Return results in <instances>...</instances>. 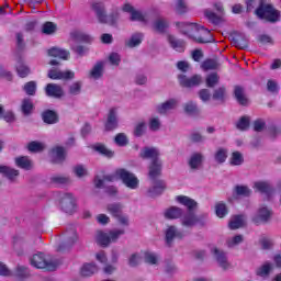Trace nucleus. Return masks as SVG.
<instances>
[{"instance_id":"2","label":"nucleus","mask_w":281,"mask_h":281,"mask_svg":"<svg viewBox=\"0 0 281 281\" xmlns=\"http://www.w3.org/2000/svg\"><path fill=\"white\" fill-rule=\"evenodd\" d=\"M176 26L180 30L181 34L189 36V38H193L196 43L205 44L214 42L212 33L204 26L188 22H177Z\"/></svg>"},{"instance_id":"53","label":"nucleus","mask_w":281,"mask_h":281,"mask_svg":"<svg viewBox=\"0 0 281 281\" xmlns=\"http://www.w3.org/2000/svg\"><path fill=\"white\" fill-rule=\"evenodd\" d=\"M33 109H34V104L32 103V100L24 99L22 101L21 111L23 115H31Z\"/></svg>"},{"instance_id":"4","label":"nucleus","mask_w":281,"mask_h":281,"mask_svg":"<svg viewBox=\"0 0 281 281\" xmlns=\"http://www.w3.org/2000/svg\"><path fill=\"white\" fill-rule=\"evenodd\" d=\"M255 14L269 23H278L280 21V12L273 5L265 3V0L259 1V7L256 9Z\"/></svg>"},{"instance_id":"44","label":"nucleus","mask_w":281,"mask_h":281,"mask_svg":"<svg viewBox=\"0 0 281 281\" xmlns=\"http://www.w3.org/2000/svg\"><path fill=\"white\" fill-rule=\"evenodd\" d=\"M16 71L20 78H27L30 76V67L21 58L18 59Z\"/></svg>"},{"instance_id":"18","label":"nucleus","mask_w":281,"mask_h":281,"mask_svg":"<svg viewBox=\"0 0 281 281\" xmlns=\"http://www.w3.org/2000/svg\"><path fill=\"white\" fill-rule=\"evenodd\" d=\"M122 10L123 12H127L128 14H131V21H138L140 23H144L146 21V16L142 14V11L135 10V7L131 3H125Z\"/></svg>"},{"instance_id":"9","label":"nucleus","mask_w":281,"mask_h":281,"mask_svg":"<svg viewBox=\"0 0 281 281\" xmlns=\"http://www.w3.org/2000/svg\"><path fill=\"white\" fill-rule=\"evenodd\" d=\"M184 236L186 234L183 233V231L177 228V226H169L165 231V243L167 247H172L176 238L181 240V238H183Z\"/></svg>"},{"instance_id":"60","label":"nucleus","mask_w":281,"mask_h":281,"mask_svg":"<svg viewBox=\"0 0 281 281\" xmlns=\"http://www.w3.org/2000/svg\"><path fill=\"white\" fill-rule=\"evenodd\" d=\"M144 258H145V262H147V265H157L159 257L157 256V254L151 252V251H146L144 254Z\"/></svg>"},{"instance_id":"25","label":"nucleus","mask_w":281,"mask_h":281,"mask_svg":"<svg viewBox=\"0 0 281 281\" xmlns=\"http://www.w3.org/2000/svg\"><path fill=\"white\" fill-rule=\"evenodd\" d=\"M156 109L160 115H166V113H168V111H172V110L177 109V100L170 99V100L166 101L165 103L157 105Z\"/></svg>"},{"instance_id":"52","label":"nucleus","mask_w":281,"mask_h":281,"mask_svg":"<svg viewBox=\"0 0 281 281\" xmlns=\"http://www.w3.org/2000/svg\"><path fill=\"white\" fill-rule=\"evenodd\" d=\"M50 182L55 183L56 186H67L71 182V179L67 176H53L50 178Z\"/></svg>"},{"instance_id":"20","label":"nucleus","mask_w":281,"mask_h":281,"mask_svg":"<svg viewBox=\"0 0 281 281\" xmlns=\"http://www.w3.org/2000/svg\"><path fill=\"white\" fill-rule=\"evenodd\" d=\"M117 179H120V177H117V170H115L114 173L103 176V178H100V176H97L94 178V188L102 190L106 181H109L110 183H113V181H117Z\"/></svg>"},{"instance_id":"12","label":"nucleus","mask_w":281,"mask_h":281,"mask_svg":"<svg viewBox=\"0 0 281 281\" xmlns=\"http://www.w3.org/2000/svg\"><path fill=\"white\" fill-rule=\"evenodd\" d=\"M178 80L181 87L191 89L192 87H199V85L203 82V77L201 75H193L192 77L188 78L186 75H179Z\"/></svg>"},{"instance_id":"40","label":"nucleus","mask_w":281,"mask_h":281,"mask_svg":"<svg viewBox=\"0 0 281 281\" xmlns=\"http://www.w3.org/2000/svg\"><path fill=\"white\" fill-rule=\"evenodd\" d=\"M124 206L122 203H112L108 204L106 210L108 212L114 217L117 218L119 216H122V210Z\"/></svg>"},{"instance_id":"5","label":"nucleus","mask_w":281,"mask_h":281,"mask_svg":"<svg viewBox=\"0 0 281 281\" xmlns=\"http://www.w3.org/2000/svg\"><path fill=\"white\" fill-rule=\"evenodd\" d=\"M30 261L35 269H46V271H56L60 265V260L58 259L47 260L43 252L33 255Z\"/></svg>"},{"instance_id":"28","label":"nucleus","mask_w":281,"mask_h":281,"mask_svg":"<svg viewBox=\"0 0 281 281\" xmlns=\"http://www.w3.org/2000/svg\"><path fill=\"white\" fill-rule=\"evenodd\" d=\"M234 95L238 104H240L241 106H247V104H249V100L247 99V97H245V89L243 87L235 86Z\"/></svg>"},{"instance_id":"56","label":"nucleus","mask_w":281,"mask_h":281,"mask_svg":"<svg viewBox=\"0 0 281 281\" xmlns=\"http://www.w3.org/2000/svg\"><path fill=\"white\" fill-rule=\"evenodd\" d=\"M36 81H29L24 85L23 91L26 95H36Z\"/></svg>"},{"instance_id":"17","label":"nucleus","mask_w":281,"mask_h":281,"mask_svg":"<svg viewBox=\"0 0 281 281\" xmlns=\"http://www.w3.org/2000/svg\"><path fill=\"white\" fill-rule=\"evenodd\" d=\"M0 175H2V177H5V179H8L10 183H15L21 172L12 167L0 165Z\"/></svg>"},{"instance_id":"43","label":"nucleus","mask_w":281,"mask_h":281,"mask_svg":"<svg viewBox=\"0 0 281 281\" xmlns=\"http://www.w3.org/2000/svg\"><path fill=\"white\" fill-rule=\"evenodd\" d=\"M228 153L227 148L220 147L214 154L216 164H225V161H227Z\"/></svg>"},{"instance_id":"15","label":"nucleus","mask_w":281,"mask_h":281,"mask_svg":"<svg viewBox=\"0 0 281 281\" xmlns=\"http://www.w3.org/2000/svg\"><path fill=\"white\" fill-rule=\"evenodd\" d=\"M47 77L50 80H74L76 78V72L71 70L61 71L58 69L48 70Z\"/></svg>"},{"instance_id":"58","label":"nucleus","mask_w":281,"mask_h":281,"mask_svg":"<svg viewBox=\"0 0 281 281\" xmlns=\"http://www.w3.org/2000/svg\"><path fill=\"white\" fill-rule=\"evenodd\" d=\"M245 240V238L243 237V235H236L232 238H228L226 241L227 247H229L231 249L240 245V243H243Z\"/></svg>"},{"instance_id":"54","label":"nucleus","mask_w":281,"mask_h":281,"mask_svg":"<svg viewBox=\"0 0 281 281\" xmlns=\"http://www.w3.org/2000/svg\"><path fill=\"white\" fill-rule=\"evenodd\" d=\"M58 27L53 22H45L42 26L43 34L50 36L52 34H56V30Z\"/></svg>"},{"instance_id":"10","label":"nucleus","mask_w":281,"mask_h":281,"mask_svg":"<svg viewBox=\"0 0 281 281\" xmlns=\"http://www.w3.org/2000/svg\"><path fill=\"white\" fill-rule=\"evenodd\" d=\"M211 254L213 255L215 262H217L221 269H223L224 271H227V269H229L231 263L227 259V252H225L223 249L215 247L211 249Z\"/></svg>"},{"instance_id":"30","label":"nucleus","mask_w":281,"mask_h":281,"mask_svg":"<svg viewBox=\"0 0 281 281\" xmlns=\"http://www.w3.org/2000/svg\"><path fill=\"white\" fill-rule=\"evenodd\" d=\"M27 247V244H25V240L21 237H14L13 238V248L16 254V256H25V248Z\"/></svg>"},{"instance_id":"39","label":"nucleus","mask_w":281,"mask_h":281,"mask_svg":"<svg viewBox=\"0 0 281 281\" xmlns=\"http://www.w3.org/2000/svg\"><path fill=\"white\" fill-rule=\"evenodd\" d=\"M94 273H98V266L95 263H85L82 266L81 276H83V278H89Z\"/></svg>"},{"instance_id":"57","label":"nucleus","mask_w":281,"mask_h":281,"mask_svg":"<svg viewBox=\"0 0 281 281\" xmlns=\"http://www.w3.org/2000/svg\"><path fill=\"white\" fill-rule=\"evenodd\" d=\"M235 194H237V196H251V189L247 186H236Z\"/></svg>"},{"instance_id":"13","label":"nucleus","mask_w":281,"mask_h":281,"mask_svg":"<svg viewBox=\"0 0 281 281\" xmlns=\"http://www.w3.org/2000/svg\"><path fill=\"white\" fill-rule=\"evenodd\" d=\"M166 181L161 179L151 180V187L147 190V195L151 199H155V196H161L166 191Z\"/></svg>"},{"instance_id":"27","label":"nucleus","mask_w":281,"mask_h":281,"mask_svg":"<svg viewBox=\"0 0 281 281\" xmlns=\"http://www.w3.org/2000/svg\"><path fill=\"white\" fill-rule=\"evenodd\" d=\"M183 216V209L177 206H170L165 211V218L169 221H175L177 218H181Z\"/></svg>"},{"instance_id":"45","label":"nucleus","mask_w":281,"mask_h":281,"mask_svg":"<svg viewBox=\"0 0 281 281\" xmlns=\"http://www.w3.org/2000/svg\"><path fill=\"white\" fill-rule=\"evenodd\" d=\"M205 82L209 89H214V87H216V85L221 82V77L218 76L217 72H211L210 75L206 76Z\"/></svg>"},{"instance_id":"48","label":"nucleus","mask_w":281,"mask_h":281,"mask_svg":"<svg viewBox=\"0 0 281 281\" xmlns=\"http://www.w3.org/2000/svg\"><path fill=\"white\" fill-rule=\"evenodd\" d=\"M183 109L187 115H199V106L196 105V103H194V101H189L184 103Z\"/></svg>"},{"instance_id":"36","label":"nucleus","mask_w":281,"mask_h":281,"mask_svg":"<svg viewBox=\"0 0 281 281\" xmlns=\"http://www.w3.org/2000/svg\"><path fill=\"white\" fill-rule=\"evenodd\" d=\"M93 150H95V153H99V155H103V157H108V159H112V157H114L115 151L106 148V146L102 145V144H95L92 146Z\"/></svg>"},{"instance_id":"16","label":"nucleus","mask_w":281,"mask_h":281,"mask_svg":"<svg viewBox=\"0 0 281 281\" xmlns=\"http://www.w3.org/2000/svg\"><path fill=\"white\" fill-rule=\"evenodd\" d=\"M45 93L47 98H55L59 100L63 98V95H65V90H63V87L58 83H48L45 87Z\"/></svg>"},{"instance_id":"50","label":"nucleus","mask_w":281,"mask_h":281,"mask_svg":"<svg viewBox=\"0 0 281 281\" xmlns=\"http://www.w3.org/2000/svg\"><path fill=\"white\" fill-rule=\"evenodd\" d=\"M218 61L216 59H206L201 64V69L204 71H210L212 69H218Z\"/></svg>"},{"instance_id":"26","label":"nucleus","mask_w":281,"mask_h":281,"mask_svg":"<svg viewBox=\"0 0 281 281\" xmlns=\"http://www.w3.org/2000/svg\"><path fill=\"white\" fill-rule=\"evenodd\" d=\"M143 41H144L143 33H134L131 35V37L127 41H125V46L130 47V49H133L135 47H139Z\"/></svg>"},{"instance_id":"6","label":"nucleus","mask_w":281,"mask_h":281,"mask_svg":"<svg viewBox=\"0 0 281 281\" xmlns=\"http://www.w3.org/2000/svg\"><path fill=\"white\" fill-rule=\"evenodd\" d=\"M124 229L111 231L109 234L102 231L97 232L95 240L100 247H109L111 243H117V238L124 236Z\"/></svg>"},{"instance_id":"8","label":"nucleus","mask_w":281,"mask_h":281,"mask_svg":"<svg viewBox=\"0 0 281 281\" xmlns=\"http://www.w3.org/2000/svg\"><path fill=\"white\" fill-rule=\"evenodd\" d=\"M65 238L66 240L57 247V251H67V249L74 247V245H76L78 241V233L74 226L66 229Z\"/></svg>"},{"instance_id":"51","label":"nucleus","mask_w":281,"mask_h":281,"mask_svg":"<svg viewBox=\"0 0 281 281\" xmlns=\"http://www.w3.org/2000/svg\"><path fill=\"white\" fill-rule=\"evenodd\" d=\"M27 150L30 153H43V150H45V145L41 142L33 140L29 143Z\"/></svg>"},{"instance_id":"14","label":"nucleus","mask_w":281,"mask_h":281,"mask_svg":"<svg viewBox=\"0 0 281 281\" xmlns=\"http://www.w3.org/2000/svg\"><path fill=\"white\" fill-rule=\"evenodd\" d=\"M162 168L164 165L161 162V159H155L150 161L148 166V177L150 181L159 180V177H161Z\"/></svg>"},{"instance_id":"62","label":"nucleus","mask_w":281,"mask_h":281,"mask_svg":"<svg viewBox=\"0 0 281 281\" xmlns=\"http://www.w3.org/2000/svg\"><path fill=\"white\" fill-rule=\"evenodd\" d=\"M23 38H24V35L22 32H19L15 34L18 52H23V49H25V41Z\"/></svg>"},{"instance_id":"19","label":"nucleus","mask_w":281,"mask_h":281,"mask_svg":"<svg viewBox=\"0 0 281 281\" xmlns=\"http://www.w3.org/2000/svg\"><path fill=\"white\" fill-rule=\"evenodd\" d=\"M117 108H111L105 122V131H115L117 128Z\"/></svg>"},{"instance_id":"31","label":"nucleus","mask_w":281,"mask_h":281,"mask_svg":"<svg viewBox=\"0 0 281 281\" xmlns=\"http://www.w3.org/2000/svg\"><path fill=\"white\" fill-rule=\"evenodd\" d=\"M42 120L45 124H58V114L54 110H46L42 113Z\"/></svg>"},{"instance_id":"1","label":"nucleus","mask_w":281,"mask_h":281,"mask_svg":"<svg viewBox=\"0 0 281 281\" xmlns=\"http://www.w3.org/2000/svg\"><path fill=\"white\" fill-rule=\"evenodd\" d=\"M176 201H178V203L181 205H184V207L188 210V213L181 218L182 227L192 228L195 227V225H199V227H205V223H207V213H202L200 215L194 214L199 203L187 195H178Z\"/></svg>"},{"instance_id":"21","label":"nucleus","mask_w":281,"mask_h":281,"mask_svg":"<svg viewBox=\"0 0 281 281\" xmlns=\"http://www.w3.org/2000/svg\"><path fill=\"white\" fill-rule=\"evenodd\" d=\"M269 218H271V211L263 206L258 210L257 215L252 218V223L260 225V223H268Z\"/></svg>"},{"instance_id":"24","label":"nucleus","mask_w":281,"mask_h":281,"mask_svg":"<svg viewBox=\"0 0 281 281\" xmlns=\"http://www.w3.org/2000/svg\"><path fill=\"white\" fill-rule=\"evenodd\" d=\"M52 58H59L60 60H69V52L58 47H53L47 50Z\"/></svg>"},{"instance_id":"32","label":"nucleus","mask_w":281,"mask_h":281,"mask_svg":"<svg viewBox=\"0 0 281 281\" xmlns=\"http://www.w3.org/2000/svg\"><path fill=\"white\" fill-rule=\"evenodd\" d=\"M212 99L215 100V102H221V104H223L227 99V89L225 88V86L216 88L213 91Z\"/></svg>"},{"instance_id":"41","label":"nucleus","mask_w":281,"mask_h":281,"mask_svg":"<svg viewBox=\"0 0 281 281\" xmlns=\"http://www.w3.org/2000/svg\"><path fill=\"white\" fill-rule=\"evenodd\" d=\"M245 226V215H236L228 224L229 229H240Z\"/></svg>"},{"instance_id":"7","label":"nucleus","mask_w":281,"mask_h":281,"mask_svg":"<svg viewBox=\"0 0 281 281\" xmlns=\"http://www.w3.org/2000/svg\"><path fill=\"white\" fill-rule=\"evenodd\" d=\"M116 177L126 186V188H130V190H137L139 187V179L135 177V175L124 168L116 169Z\"/></svg>"},{"instance_id":"46","label":"nucleus","mask_w":281,"mask_h":281,"mask_svg":"<svg viewBox=\"0 0 281 281\" xmlns=\"http://www.w3.org/2000/svg\"><path fill=\"white\" fill-rule=\"evenodd\" d=\"M229 164L232 166H243L245 164V157L240 151H233L229 158Z\"/></svg>"},{"instance_id":"38","label":"nucleus","mask_w":281,"mask_h":281,"mask_svg":"<svg viewBox=\"0 0 281 281\" xmlns=\"http://www.w3.org/2000/svg\"><path fill=\"white\" fill-rule=\"evenodd\" d=\"M65 147H56L53 149V162L63 164L66 159Z\"/></svg>"},{"instance_id":"33","label":"nucleus","mask_w":281,"mask_h":281,"mask_svg":"<svg viewBox=\"0 0 281 281\" xmlns=\"http://www.w3.org/2000/svg\"><path fill=\"white\" fill-rule=\"evenodd\" d=\"M203 164V154L194 153L189 159V166L191 170H199V166Z\"/></svg>"},{"instance_id":"22","label":"nucleus","mask_w":281,"mask_h":281,"mask_svg":"<svg viewBox=\"0 0 281 281\" xmlns=\"http://www.w3.org/2000/svg\"><path fill=\"white\" fill-rule=\"evenodd\" d=\"M139 158L155 161V159H159V149H157V147H144L140 149Z\"/></svg>"},{"instance_id":"11","label":"nucleus","mask_w":281,"mask_h":281,"mask_svg":"<svg viewBox=\"0 0 281 281\" xmlns=\"http://www.w3.org/2000/svg\"><path fill=\"white\" fill-rule=\"evenodd\" d=\"M59 205L66 214H74V210H76V199L71 193H65L60 198Z\"/></svg>"},{"instance_id":"34","label":"nucleus","mask_w":281,"mask_h":281,"mask_svg":"<svg viewBox=\"0 0 281 281\" xmlns=\"http://www.w3.org/2000/svg\"><path fill=\"white\" fill-rule=\"evenodd\" d=\"M255 188L257 192H260L261 194H267V196H271V194H273V188L271 187V184H269V182H256Z\"/></svg>"},{"instance_id":"47","label":"nucleus","mask_w":281,"mask_h":281,"mask_svg":"<svg viewBox=\"0 0 281 281\" xmlns=\"http://www.w3.org/2000/svg\"><path fill=\"white\" fill-rule=\"evenodd\" d=\"M227 204L225 202H217L215 204V214L218 218H225L228 214Z\"/></svg>"},{"instance_id":"29","label":"nucleus","mask_w":281,"mask_h":281,"mask_svg":"<svg viewBox=\"0 0 281 281\" xmlns=\"http://www.w3.org/2000/svg\"><path fill=\"white\" fill-rule=\"evenodd\" d=\"M104 76V63L98 61L90 70V78L93 80H100Z\"/></svg>"},{"instance_id":"35","label":"nucleus","mask_w":281,"mask_h":281,"mask_svg":"<svg viewBox=\"0 0 281 281\" xmlns=\"http://www.w3.org/2000/svg\"><path fill=\"white\" fill-rule=\"evenodd\" d=\"M15 166L22 170H30L32 168V160L27 156H20L14 159Z\"/></svg>"},{"instance_id":"37","label":"nucleus","mask_w":281,"mask_h":281,"mask_svg":"<svg viewBox=\"0 0 281 281\" xmlns=\"http://www.w3.org/2000/svg\"><path fill=\"white\" fill-rule=\"evenodd\" d=\"M93 150H95V153H99V155H103V157H108V159H112V157H114L115 151L106 148V146L102 145V144H95L92 146Z\"/></svg>"},{"instance_id":"64","label":"nucleus","mask_w":281,"mask_h":281,"mask_svg":"<svg viewBox=\"0 0 281 281\" xmlns=\"http://www.w3.org/2000/svg\"><path fill=\"white\" fill-rule=\"evenodd\" d=\"M238 131H247L249 128V117L248 116H241L239 121L236 124Z\"/></svg>"},{"instance_id":"55","label":"nucleus","mask_w":281,"mask_h":281,"mask_svg":"<svg viewBox=\"0 0 281 281\" xmlns=\"http://www.w3.org/2000/svg\"><path fill=\"white\" fill-rule=\"evenodd\" d=\"M169 25L170 24L167 22L166 19H158L154 23L155 30H157V32H160V33L166 32V30H168Z\"/></svg>"},{"instance_id":"59","label":"nucleus","mask_w":281,"mask_h":281,"mask_svg":"<svg viewBox=\"0 0 281 281\" xmlns=\"http://www.w3.org/2000/svg\"><path fill=\"white\" fill-rule=\"evenodd\" d=\"M72 36L76 38V41H80L81 43H91V41H93V37H91L89 34L81 32H75L72 33Z\"/></svg>"},{"instance_id":"61","label":"nucleus","mask_w":281,"mask_h":281,"mask_svg":"<svg viewBox=\"0 0 281 281\" xmlns=\"http://www.w3.org/2000/svg\"><path fill=\"white\" fill-rule=\"evenodd\" d=\"M206 19H209V21L211 23H213L214 25H218V23H221V16H218L216 13H214V11L211 10H206L204 12Z\"/></svg>"},{"instance_id":"23","label":"nucleus","mask_w":281,"mask_h":281,"mask_svg":"<svg viewBox=\"0 0 281 281\" xmlns=\"http://www.w3.org/2000/svg\"><path fill=\"white\" fill-rule=\"evenodd\" d=\"M167 41L175 52H179L180 54L186 52V41L177 38L173 35H168Z\"/></svg>"},{"instance_id":"63","label":"nucleus","mask_w":281,"mask_h":281,"mask_svg":"<svg viewBox=\"0 0 281 281\" xmlns=\"http://www.w3.org/2000/svg\"><path fill=\"white\" fill-rule=\"evenodd\" d=\"M114 142L117 146H127L128 145V137H126V134H124V133H119L115 136Z\"/></svg>"},{"instance_id":"42","label":"nucleus","mask_w":281,"mask_h":281,"mask_svg":"<svg viewBox=\"0 0 281 281\" xmlns=\"http://www.w3.org/2000/svg\"><path fill=\"white\" fill-rule=\"evenodd\" d=\"M233 43L235 47H238V49H247L248 43H247V36L243 34H237L233 37Z\"/></svg>"},{"instance_id":"3","label":"nucleus","mask_w":281,"mask_h":281,"mask_svg":"<svg viewBox=\"0 0 281 281\" xmlns=\"http://www.w3.org/2000/svg\"><path fill=\"white\" fill-rule=\"evenodd\" d=\"M91 8L99 23L115 25V23H117V19H120L119 13L106 14V5H104V2H92Z\"/></svg>"},{"instance_id":"49","label":"nucleus","mask_w":281,"mask_h":281,"mask_svg":"<svg viewBox=\"0 0 281 281\" xmlns=\"http://www.w3.org/2000/svg\"><path fill=\"white\" fill-rule=\"evenodd\" d=\"M14 276L15 278H19V280H25V278H30V269L25 266H18Z\"/></svg>"}]
</instances>
